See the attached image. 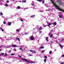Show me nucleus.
<instances>
[{
  "instance_id": "obj_1",
  "label": "nucleus",
  "mask_w": 64,
  "mask_h": 64,
  "mask_svg": "<svg viewBox=\"0 0 64 64\" xmlns=\"http://www.w3.org/2000/svg\"><path fill=\"white\" fill-rule=\"evenodd\" d=\"M56 8L58 10H60V11L64 12V10H62L61 9L59 8L58 7V6L57 5H56Z\"/></svg>"
},
{
  "instance_id": "obj_2",
  "label": "nucleus",
  "mask_w": 64,
  "mask_h": 64,
  "mask_svg": "<svg viewBox=\"0 0 64 64\" xmlns=\"http://www.w3.org/2000/svg\"><path fill=\"white\" fill-rule=\"evenodd\" d=\"M59 16L60 18H63V14H61V12H60L59 13Z\"/></svg>"
},
{
  "instance_id": "obj_3",
  "label": "nucleus",
  "mask_w": 64,
  "mask_h": 64,
  "mask_svg": "<svg viewBox=\"0 0 64 64\" xmlns=\"http://www.w3.org/2000/svg\"><path fill=\"white\" fill-rule=\"evenodd\" d=\"M22 60L23 61V62H25L26 61V62H28V63H30V62L28 61V60L22 58Z\"/></svg>"
},
{
  "instance_id": "obj_4",
  "label": "nucleus",
  "mask_w": 64,
  "mask_h": 64,
  "mask_svg": "<svg viewBox=\"0 0 64 64\" xmlns=\"http://www.w3.org/2000/svg\"><path fill=\"white\" fill-rule=\"evenodd\" d=\"M34 37L33 36H32L30 37V40H34Z\"/></svg>"
},
{
  "instance_id": "obj_5",
  "label": "nucleus",
  "mask_w": 64,
  "mask_h": 64,
  "mask_svg": "<svg viewBox=\"0 0 64 64\" xmlns=\"http://www.w3.org/2000/svg\"><path fill=\"white\" fill-rule=\"evenodd\" d=\"M30 51L32 53H36V51H34L33 50H30Z\"/></svg>"
},
{
  "instance_id": "obj_6",
  "label": "nucleus",
  "mask_w": 64,
  "mask_h": 64,
  "mask_svg": "<svg viewBox=\"0 0 64 64\" xmlns=\"http://www.w3.org/2000/svg\"><path fill=\"white\" fill-rule=\"evenodd\" d=\"M59 45L60 47H61V48H63V47H64L63 46L61 45V44H59Z\"/></svg>"
},
{
  "instance_id": "obj_7",
  "label": "nucleus",
  "mask_w": 64,
  "mask_h": 64,
  "mask_svg": "<svg viewBox=\"0 0 64 64\" xmlns=\"http://www.w3.org/2000/svg\"><path fill=\"white\" fill-rule=\"evenodd\" d=\"M12 23L11 22H10L8 23V26H10L11 25Z\"/></svg>"
},
{
  "instance_id": "obj_8",
  "label": "nucleus",
  "mask_w": 64,
  "mask_h": 64,
  "mask_svg": "<svg viewBox=\"0 0 64 64\" xmlns=\"http://www.w3.org/2000/svg\"><path fill=\"white\" fill-rule=\"evenodd\" d=\"M56 22H54L53 23V24L54 25V26H55L56 25Z\"/></svg>"
},
{
  "instance_id": "obj_9",
  "label": "nucleus",
  "mask_w": 64,
  "mask_h": 64,
  "mask_svg": "<svg viewBox=\"0 0 64 64\" xmlns=\"http://www.w3.org/2000/svg\"><path fill=\"white\" fill-rule=\"evenodd\" d=\"M12 46L13 47H16V45L12 44Z\"/></svg>"
},
{
  "instance_id": "obj_10",
  "label": "nucleus",
  "mask_w": 64,
  "mask_h": 64,
  "mask_svg": "<svg viewBox=\"0 0 64 64\" xmlns=\"http://www.w3.org/2000/svg\"><path fill=\"white\" fill-rule=\"evenodd\" d=\"M51 24H51L49 22L48 23V26H50V25H51Z\"/></svg>"
},
{
  "instance_id": "obj_11",
  "label": "nucleus",
  "mask_w": 64,
  "mask_h": 64,
  "mask_svg": "<svg viewBox=\"0 0 64 64\" xmlns=\"http://www.w3.org/2000/svg\"><path fill=\"white\" fill-rule=\"evenodd\" d=\"M20 8V6H17L16 8V9H19Z\"/></svg>"
},
{
  "instance_id": "obj_12",
  "label": "nucleus",
  "mask_w": 64,
  "mask_h": 64,
  "mask_svg": "<svg viewBox=\"0 0 64 64\" xmlns=\"http://www.w3.org/2000/svg\"><path fill=\"white\" fill-rule=\"evenodd\" d=\"M58 3L59 4H60V5H61V4H62V2L60 1H59Z\"/></svg>"
},
{
  "instance_id": "obj_13",
  "label": "nucleus",
  "mask_w": 64,
  "mask_h": 64,
  "mask_svg": "<svg viewBox=\"0 0 64 64\" xmlns=\"http://www.w3.org/2000/svg\"><path fill=\"white\" fill-rule=\"evenodd\" d=\"M5 6L6 7H8V4H5Z\"/></svg>"
},
{
  "instance_id": "obj_14",
  "label": "nucleus",
  "mask_w": 64,
  "mask_h": 64,
  "mask_svg": "<svg viewBox=\"0 0 64 64\" xmlns=\"http://www.w3.org/2000/svg\"><path fill=\"white\" fill-rule=\"evenodd\" d=\"M42 27H41L40 28H39V29H38V30H42Z\"/></svg>"
},
{
  "instance_id": "obj_15",
  "label": "nucleus",
  "mask_w": 64,
  "mask_h": 64,
  "mask_svg": "<svg viewBox=\"0 0 64 64\" xmlns=\"http://www.w3.org/2000/svg\"><path fill=\"white\" fill-rule=\"evenodd\" d=\"M53 34H51L50 36V38H52V37H53Z\"/></svg>"
},
{
  "instance_id": "obj_16",
  "label": "nucleus",
  "mask_w": 64,
  "mask_h": 64,
  "mask_svg": "<svg viewBox=\"0 0 64 64\" xmlns=\"http://www.w3.org/2000/svg\"><path fill=\"white\" fill-rule=\"evenodd\" d=\"M0 29H1V30L2 31V32H3V31H4V30H3L2 28H0Z\"/></svg>"
},
{
  "instance_id": "obj_17",
  "label": "nucleus",
  "mask_w": 64,
  "mask_h": 64,
  "mask_svg": "<svg viewBox=\"0 0 64 64\" xmlns=\"http://www.w3.org/2000/svg\"><path fill=\"white\" fill-rule=\"evenodd\" d=\"M11 55H12V56H13V55H15V54H11Z\"/></svg>"
},
{
  "instance_id": "obj_18",
  "label": "nucleus",
  "mask_w": 64,
  "mask_h": 64,
  "mask_svg": "<svg viewBox=\"0 0 64 64\" xmlns=\"http://www.w3.org/2000/svg\"><path fill=\"white\" fill-rule=\"evenodd\" d=\"M16 31H17V32H19V31H20V29H18L16 30Z\"/></svg>"
},
{
  "instance_id": "obj_19",
  "label": "nucleus",
  "mask_w": 64,
  "mask_h": 64,
  "mask_svg": "<svg viewBox=\"0 0 64 64\" xmlns=\"http://www.w3.org/2000/svg\"><path fill=\"white\" fill-rule=\"evenodd\" d=\"M39 2H41L42 1V0H37Z\"/></svg>"
},
{
  "instance_id": "obj_20",
  "label": "nucleus",
  "mask_w": 64,
  "mask_h": 64,
  "mask_svg": "<svg viewBox=\"0 0 64 64\" xmlns=\"http://www.w3.org/2000/svg\"><path fill=\"white\" fill-rule=\"evenodd\" d=\"M35 15H34L31 16V17H35Z\"/></svg>"
},
{
  "instance_id": "obj_21",
  "label": "nucleus",
  "mask_w": 64,
  "mask_h": 64,
  "mask_svg": "<svg viewBox=\"0 0 64 64\" xmlns=\"http://www.w3.org/2000/svg\"><path fill=\"white\" fill-rule=\"evenodd\" d=\"M16 40H18V41H20V39L19 38H16Z\"/></svg>"
},
{
  "instance_id": "obj_22",
  "label": "nucleus",
  "mask_w": 64,
  "mask_h": 64,
  "mask_svg": "<svg viewBox=\"0 0 64 64\" xmlns=\"http://www.w3.org/2000/svg\"><path fill=\"white\" fill-rule=\"evenodd\" d=\"M3 23H4V24H5L6 23V22L5 21H4L3 22Z\"/></svg>"
},
{
  "instance_id": "obj_23",
  "label": "nucleus",
  "mask_w": 64,
  "mask_h": 64,
  "mask_svg": "<svg viewBox=\"0 0 64 64\" xmlns=\"http://www.w3.org/2000/svg\"><path fill=\"white\" fill-rule=\"evenodd\" d=\"M4 56H7V54L6 53H5V55H4Z\"/></svg>"
},
{
  "instance_id": "obj_24",
  "label": "nucleus",
  "mask_w": 64,
  "mask_h": 64,
  "mask_svg": "<svg viewBox=\"0 0 64 64\" xmlns=\"http://www.w3.org/2000/svg\"><path fill=\"white\" fill-rule=\"evenodd\" d=\"M4 54V53H2L0 55H3Z\"/></svg>"
},
{
  "instance_id": "obj_25",
  "label": "nucleus",
  "mask_w": 64,
  "mask_h": 64,
  "mask_svg": "<svg viewBox=\"0 0 64 64\" xmlns=\"http://www.w3.org/2000/svg\"><path fill=\"white\" fill-rule=\"evenodd\" d=\"M52 53V51H50L49 52V54H51Z\"/></svg>"
},
{
  "instance_id": "obj_26",
  "label": "nucleus",
  "mask_w": 64,
  "mask_h": 64,
  "mask_svg": "<svg viewBox=\"0 0 64 64\" xmlns=\"http://www.w3.org/2000/svg\"><path fill=\"white\" fill-rule=\"evenodd\" d=\"M44 62H46V59H44Z\"/></svg>"
},
{
  "instance_id": "obj_27",
  "label": "nucleus",
  "mask_w": 64,
  "mask_h": 64,
  "mask_svg": "<svg viewBox=\"0 0 64 64\" xmlns=\"http://www.w3.org/2000/svg\"><path fill=\"white\" fill-rule=\"evenodd\" d=\"M32 6H35V4H32Z\"/></svg>"
},
{
  "instance_id": "obj_28",
  "label": "nucleus",
  "mask_w": 64,
  "mask_h": 64,
  "mask_svg": "<svg viewBox=\"0 0 64 64\" xmlns=\"http://www.w3.org/2000/svg\"><path fill=\"white\" fill-rule=\"evenodd\" d=\"M28 34V33L26 32L25 33V35H27V34Z\"/></svg>"
},
{
  "instance_id": "obj_29",
  "label": "nucleus",
  "mask_w": 64,
  "mask_h": 64,
  "mask_svg": "<svg viewBox=\"0 0 64 64\" xmlns=\"http://www.w3.org/2000/svg\"><path fill=\"white\" fill-rule=\"evenodd\" d=\"M44 48V47H41L40 48V49H43Z\"/></svg>"
},
{
  "instance_id": "obj_30",
  "label": "nucleus",
  "mask_w": 64,
  "mask_h": 64,
  "mask_svg": "<svg viewBox=\"0 0 64 64\" xmlns=\"http://www.w3.org/2000/svg\"><path fill=\"white\" fill-rule=\"evenodd\" d=\"M20 20L21 21H22V22H23V20H22V19H20Z\"/></svg>"
},
{
  "instance_id": "obj_31",
  "label": "nucleus",
  "mask_w": 64,
  "mask_h": 64,
  "mask_svg": "<svg viewBox=\"0 0 64 64\" xmlns=\"http://www.w3.org/2000/svg\"><path fill=\"white\" fill-rule=\"evenodd\" d=\"M10 47H11V46H8L7 47V48H10Z\"/></svg>"
},
{
  "instance_id": "obj_32",
  "label": "nucleus",
  "mask_w": 64,
  "mask_h": 64,
  "mask_svg": "<svg viewBox=\"0 0 64 64\" xmlns=\"http://www.w3.org/2000/svg\"><path fill=\"white\" fill-rule=\"evenodd\" d=\"M51 32H50L48 34V35H50V34H51Z\"/></svg>"
},
{
  "instance_id": "obj_33",
  "label": "nucleus",
  "mask_w": 64,
  "mask_h": 64,
  "mask_svg": "<svg viewBox=\"0 0 64 64\" xmlns=\"http://www.w3.org/2000/svg\"><path fill=\"white\" fill-rule=\"evenodd\" d=\"M60 64H64V62H60Z\"/></svg>"
},
{
  "instance_id": "obj_34",
  "label": "nucleus",
  "mask_w": 64,
  "mask_h": 64,
  "mask_svg": "<svg viewBox=\"0 0 64 64\" xmlns=\"http://www.w3.org/2000/svg\"><path fill=\"white\" fill-rule=\"evenodd\" d=\"M45 51V50H43L42 51V52H44Z\"/></svg>"
},
{
  "instance_id": "obj_35",
  "label": "nucleus",
  "mask_w": 64,
  "mask_h": 64,
  "mask_svg": "<svg viewBox=\"0 0 64 64\" xmlns=\"http://www.w3.org/2000/svg\"><path fill=\"white\" fill-rule=\"evenodd\" d=\"M48 11H51V9H50V8H49V9H48Z\"/></svg>"
},
{
  "instance_id": "obj_36",
  "label": "nucleus",
  "mask_w": 64,
  "mask_h": 64,
  "mask_svg": "<svg viewBox=\"0 0 64 64\" xmlns=\"http://www.w3.org/2000/svg\"><path fill=\"white\" fill-rule=\"evenodd\" d=\"M44 58H47V57L46 56H44Z\"/></svg>"
},
{
  "instance_id": "obj_37",
  "label": "nucleus",
  "mask_w": 64,
  "mask_h": 64,
  "mask_svg": "<svg viewBox=\"0 0 64 64\" xmlns=\"http://www.w3.org/2000/svg\"><path fill=\"white\" fill-rule=\"evenodd\" d=\"M11 52V50H10L9 52H8V53H10Z\"/></svg>"
},
{
  "instance_id": "obj_38",
  "label": "nucleus",
  "mask_w": 64,
  "mask_h": 64,
  "mask_svg": "<svg viewBox=\"0 0 64 64\" xmlns=\"http://www.w3.org/2000/svg\"><path fill=\"white\" fill-rule=\"evenodd\" d=\"M18 57H20V58H22V57H21V56H18Z\"/></svg>"
},
{
  "instance_id": "obj_39",
  "label": "nucleus",
  "mask_w": 64,
  "mask_h": 64,
  "mask_svg": "<svg viewBox=\"0 0 64 64\" xmlns=\"http://www.w3.org/2000/svg\"><path fill=\"white\" fill-rule=\"evenodd\" d=\"M61 41H64V38H62L61 40Z\"/></svg>"
},
{
  "instance_id": "obj_40",
  "label": "nucleus",
  "mask_w": 64,
  "mask_h": 64,
  "mask_svg": "<svg viewBox=\"0 0 64 64\" xmlns=\"http://www.w3.org/2000/svg\"><path fill=\"white\" fill-rule=\"evenodd\" d=\"M39 32L40 33H42V32L41 31H40Z\"/></svg>"
},
{
  "instance_id": "obj_41",
  "label": "nucleus",
  "mask_w": 64,
  "mask_h": 64,
  "mask_svg": "<svg viewBox=\"0 0 64 64\" xmlns=\"http://www.w3.org/2000/svg\"><path fill=\"white\" fill-rule=\"evenodd\" d=\"M26 40L27 41H29V39H26Z\"/></svg>"
},
{
  "instance_id": "obj_42",
  "label": "nucleus",
  "mask_w": 64,
  "mask_h": 64,
  "mask_svg": "<svg viewBox=\"0 0 64 64\" xmlns=\"http://www.w3.org/2000/svg\"><path fill=\"white\" fill-rule=\"evenodd\" d=\"M19 49L20 50H22V48H19Z\"/></svg>"
},
{
  "instance_id": "obj_43",
  "label": "nucleus",
  "mask_w": 64,
  "mask_h": 64,
  "mask_svg": "<svg viewBox=\"0 0 64 64\" xmlns=\"http://www.w3.org/2000/svg\"><path fill=\"white\" fill-rule=\"evenodd\" d=\"M6 2H7V3H9V1L7 0L6 1Z\"/></svg>"
},
{
  "instance_id": "obj_44",
  "label": "nucleus",
  "mask_w": 64,
  "mask_h": 64,
  "mask_svg": "<svg viewBox=\"0 0 64 64\" xmlns=\"http://www.w3.org/2000/svg\"><path fill=\"white\" fill-rule=\"evenodd\" d=\"M0 14H1V15H3V13H2L1 12Z\"/></svg>"
},
{
  "instance_id": "obj_45",
  "label": "nucleus",
  "mask_w": 64,
  "mask_h": 64,
  "mask_svg": "<svg viewBox=\"0 0 64 64\" xmlns=\"http://www.w3.org/2000/svg\"><path fill=\"white\" fill-rule=\"evenodd\" d=\"M46 39H48V37H46Z\"/></svg>"
},
{
  "instance_id": "obj_46",
  "label": "nucleus",
  "mask_w": 64,
  "mask_h": 64,
  "mask_svg": "<svg viewBox=\"0 0 64 64\" xmlns=\"http://www.w3.org/2000/svg\"><path fill=\"white\" fill-rule=\"evenodd\" d=\"M14 51H16V50L15 49H14Z\"/></svg>"
},
{
  "instance_id": "obj_47",
  "label": "nucleus",
  "mask_w": 64,
  "mask_h": 64,
  "mask_svg": "<svg viewBox=\"0 0 64 64\" xmlns=\"http://www.w3.org/2000/svg\"><path fill=\"white\" fill-rule=\"evenodd\" d=\"M45 6H47V4H45Z\"/></svg>"
},
{
  "instance_id": "obj_48",
  "label": "nucleus",
  "mask_w": 64,
  "mask_h": 64,
  "mask_svg": "<svg viewBox=\"0 0 64 64\" xmlns=\"http://www.w3.org/2000/svg\"><path fill=\"white\" fill-rule=\"evenodd\" d=\"M28 9V8H25V9Z\"/></svg>"
},
{
  "instance_id": "obj_49",
  "label": "nucleus",
  "mask_w": 64,
  "mask_h": 64,
  "mask_svg": "<svg viewBox=\"0 0 64 64\" xmlns=\"http://www.w3.org/2000/svg\"><path fill=\"white\" fill-rule=\"evenodd\" d=\"M43 11L42 10V11H40V12H43Z\"/></svg>"
},
{
  "instance_id": "obj_50",
  "label": "nucleus",
  "mask_w": 64,
  "mask_h": 64,
  "mask_svg": "<svg viewBox=\"0 0 64 64\" xmlns=\"http://www.w3.org/2000/svg\"><path fill=\"white\" fill-rule=\"evenodd\" d=\"M23 2H26V0H24Z\"/></svg>"
},
{
  "instance_id": "obj_51",
  "label": "nucleus",
  "mask_w": 64,
  "mask_h": 64,
  "mask_svg": "<svg viewBox=\"0 0 64 64\" xmlns=\"http://www.w3.org/2000/svg\"><path fill=\"white\" fill-rule=\"evenodd\" d=\"M42 2L43 3H44V1H43Z\"/></svg>"
},
{
  "instance_id": "obj_52",
  "label": "nucleus",
  "mask_w": 64,
  "mask_h": 64,
  "mask_svg": "<svg viewBox=\"0 0 64 64\" xmlns=\"http://www.w3.org/2000/svg\"><path fill=\"white\" fill-rule=\"evenodd\" d=\"M29 56H32V55H31V54H30V55Z\"/></svg>"
},
{
  "instance_id": "obj_53",
  "label": "nucleus",
  "mask_w": 64,
  "mask_h": 64,
  "mask_svg": "<svg viewBox=\"0 0 64 64\" xmlns=\"http://www.w3.org/2000/svg\"><path fill=\"white\" fill-rule=\"evenodd\" d=\"M46 41H48V39H46Z\"/></svg>"
},
{
  "instance_id": "obj_54",
  "label": "nucleus",
  "mask_w": 64,
  "mask_h": 64,
  "mask_svg": "<svg viewBox=\"0 0 64 64\" xmlns=\"http://www.w3.org/2000/svg\"><path fill=\"white\" fill-rule=\"evenodd\" d=\"M31 62V63H34V62Z\"/></svg>"
},
{
  "instance_id": "obj_55",
  "label": "nucleus",
  "mask_w": 64,
  "mask_h": 64,
  "mask_svg": "<svg viewBox=\"0 0 64 64\" xmlns=\"http://www.w3.org/2000/svg\"><path fill=\"white\" fill-rule=\"evenodd\" d=\"M64 54L62 55V57H64Z\"/></svg>"
},
{
  "instance_id": "obj_56",
  "label": "nucleus",
  "mask_w": 64,
  "mask_h": 64,
  "mask_svg": "<svg viewBox=\"0 0 64 64\" xmlns=\"http://www.w3.org/2000/svg\"><path fill=\"white\" fill-rule=\"evenodd\" d=\"M51 21H53V20H51Z\"/></svg>"
},
{
  "instance_id": "obj_57",
  "label": "nucleus",
  "mask_w": 64,
  "mask_h": 64,
  "mask_svg": "<svg viewBox=\"0 0 64 64\" xmlns=\"http://www.w3.org/2000/svg\"><path fill=\"white\" fill-rule=\"evenodd\" d=\"M44 27H46V26H44Z\"/></svg>"
},
{
  "instance_id": "obj_58",
  "label": "nucleus",
  "mask_w": 64,
  "mask_h": 64,
  "mask_svg": "<svg viewBox=\"0 0 64 64\" xmlns=\"http://www.w3.org/2000/svg\"><path fill=\"white\" fill-rule=\"evenodd\" d=\"M63 35H64V32H63Z\"/></svg>"
},
{
  "instance_id": "obj_59",
  "label": "nucleus",
  "mask_w": 64,
  "mask_h": 64,
  "mask_svg": "<svg viewBox=\"0 0 64 64\" xmlns=\"http://www.w3.org/2000/svg\"><path fill=\"white\" fill-rule=\"evenodd\" d=\"M48 10H46V11H47Z\"/></svg>"
},
{
  "instance_id": "obj_60",
  "label": "nucleus",
  "mask_w": 64,
  "mask_h": 64,
  "mask_svg": "<svg viewBox=\"0 0 64 64\" xmlns=\"http://www.w3.org/2000/svg\"><path fill=\"white\" fill-rule=\"evenodd\" d=\"M2 47H1V46H0V48H2Z\"/></svg>"
},
{
  "instance_id": "obj_61",
  "label": "nucleus",
  "mask_w": 64,
  "mask_h": 64,
  "mask_svg": "<svg viewBox=\"0 0 64 64\" xmlns=\"http://www.w3.org/2000/svg\"><path fill=\"white\" fill-rule=\"evenodd\" d=\"M2 50L1 49H0V51H1Z\"/></svg>"
},
{
  "instance_id": "obj_62",
  "label": "nucleus",
  "mask_w": 64,
  "mask_h": 64,
  "mask_svg": "<svg viewBox=\"0 0 64 64\" xmlns=\"http://www.w3.org/2000/svg\"><path fill=\"white\" fill-rule=\"evenodd\" d=\"M55 51H56V49H55Z\"/></svg>"
},
{
  "instance_id": "obj_63",
  "label": "nucleus",
  "mask_w": 64,
  "mask_h": 64,
  "mask_svg": "<svg viewBox=\"0 0 64 64\" xmlns=\"http://www.w3.org/2000/svg\"><path fill=\"white\" fill-rule=\"evenodd\" d=\"M32 2L33 3H34V2Z\"/></svg>"
},
{
  "instance_id": "obj_64",
  "label": "nucleus",
  "mask_w": 64,
  "mask_h": 64,
  "mask_svg": "<svg viewBox=\"0 0 64 64\" xmlns=\"http://www.w3.org/2000/svg\"><path fill=\"white\" fill-rule=\"evenodd\" d=\"M20 47H22V46H20Z\"/></svg>"
}]
</instances>
